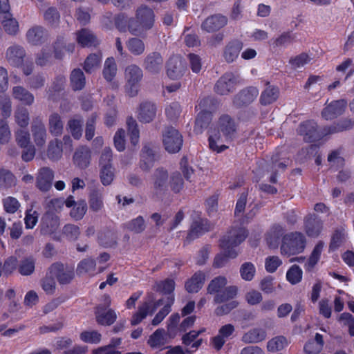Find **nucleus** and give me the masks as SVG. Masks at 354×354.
I'll use <instances>...</instances> for the list:
<instances>
[{"label": "nucleus", "mask_w": 354, "mask_h": 354, "mask_svg": "<svg viewBox=\"0 0 354 354\" xmlns=\"http://www.w3.org/2000/svg\"><path fill=\"white\" fill-rule=\"evenodd\" d=\"M183 137L179 131L173 128L167 127L162 134L164 147L169 153H177L183 145Z\"/></svg>", "instance_id": "6e6552de"}, {"label": "nucleus", "mask_w": 354, "mask_h": 354, "mask_svg": "<svg viewBox=\"0 0 354 354\" xmlns=\"http://www.w3.org/2000/svg\"><path fill=\"white\" fill-rule=\"evenodd\" d=\"M48 129L50 133L54 136H59L62 134L64 123L58 113H53L49 115Z\"/></svg>", "instance_id": "e433bc0d"}, {"label": "nucleus", "mask_w": 354, "mask_h": 354, "mask_svg": "<svg viewBox=\"0 0 354 354\" xmlns=\"http://www.w3.org/2000/svg\"><path fill=\"white\" fill-rule=\"evenodd\" d=\"M96 263L92 258L82 259L77 265V272L78 274L88 273L93 275L95 273Z\"/></svg>", "instance_id": "de8ad7c7"}, {"label": "nucleus", "mask_w": 354, "mask_h": 354, "mask_svg": "<svg viewBox=\"0 0 354 354\" xmlns=\"http://www.w3.org/2000/svg\"><path fill=\"white\" fill-rule=\"evenodd\" d=\"M10 139L11 131L8 122L5 119H0V144H7Z\"/></svg>", "instance_id": "69168bd1"}, {"label": "nucleus", "mask_w": 354, "mask_h": 354, "mask_svg": "<svg viewBox=\"0 0 354 354\" xmlns=\"http://www.w3.org/2000/svg\"><path fill=\"white\" fill-rule=\"evenodd\" d=\"M169 174L163 168L156 169L152 175V187L155 195L160 196L168 190Z\"/></svg>", "instance_id": "9d476101"}, {"label": "nucleus", "mask_w": 354, "mask_h": 354, "mask_svg": "<svg viewBox=\"0 0 354 354\" xmlns=\"http://www.w3.org/2000/svg\"><path fill=\"white\" fill-rule=\"evenodd\" d=\"M12 96L25 105L30 106L34 102V95L26 88L20 86L12 88Z\"/></svg>", "instance_id": "72a5a7b5"}, {"label": "nucleus", "mask_w": 354, "mask_h": 354, "mask_svg": "<svg viewBox=\"0 0 354 354\" xmlns=\"http://www.w3.org/2000/svg\"><path fill=\"white\" fill-rule=\"evenodd\" d=\"M53 171L48 167L41 168L36 177V187L41 192H48L52 187Z\"/></svg>", "instance_id": "aec40b11"}, {"label": "nucleus", "mask_w": 354, "mask_h": 354, "mask_svg": "<svg viewBox=\"0 0 354 354\" xmlns=\"http://www.w3.org/2000/svg\"><path fill=\"white\" fill-rule=\"evenodd\" d=\"M17 184V178L8 169H0V189L8 190Z\"/></svg>", "instance_id": "58836bf2"}, {"label": "nucleus", "mask_w": 354, "mask_h": 354, "mask_svg": "<svg viewBox=\"0 0 354 354\" xmlns=\"http://www.w3.org/2000/svg\"><path fill=\"white\" fill-rule=\"evenodd\" d=\"M31 132L35 145L37 147H43L46 141L47 133L41 118L37 117L33 119Z\"/></svg>", "instance_id": "412c9836"}, {"label": "nucleus", "mask_w": 354, "mask_h": 354, "mask_svg": "<svg viewBox=\"0 0 354 354\" xmlns=\"http://www.w3.org/2000/svg\"><path fill=\"white\" fill-rule=\"evenodd\" d=\"M279 96L277 88L268 86L261 93L260 102L263 105L270 104L277 100Z\"/></svg>", "instance_id": "09e8293b"}, {"label": "nucleus", "mask_w": 354, "mask_h": 354, "mask_svg": "<svg viewBox=\"0 0 354 354\" xmlns=\"http://www.w3.org/2000/svg\"><path fill=\"white\" fill-rule=\"evenodd\" d=\"M227 283L226 277L218 276L213 279L207 286V292L209 294L218 293Z\"/></svg>", "instance_id": "864d4df0"}, {"label": "nucleus", "mask_w": 354, "mask_h": 354, "mask_svg": "<svg viewBox=\"0 0 354 354\" xmlns=\"http://www.w3.org/2000/svg\"><path fill=\"white\" fill-rule=\"evenodd\" d=\"M165 331L163 328L157 329L150 337L148 344L153 348H158L165 344Z\"/></svg>", "instance_id": "5fc2aeb1"}, {"label": "nucleus", "mask_w": 354, "mask_h": 354, "mask_svg": "<svg viewBox=\"0 0 354 354\" xmlns=\"http://www.w3.org/2000/svg\"><path fill=\"white\" fill-rule=\"evenodd\" d=\"M164 60L158 52L149 53L143 60L145 70L153 75L160 73L163 68Z\"/></svg>", "instance_id": "f8f14e48"}, {"label": "nucleus", "mask_w": 354, "mask_h": 354, "mask_svg": "<svg viewBox=\"0 0 354 354\" xmlns=\"http://www.w3.org/2000/svg\"><path fill=\"white\" fill-rule=\"evenodd\" d=\"M102 335L97 330H86L80 333V339L88 344H98L101 341Z\"/></svg>", "instance_id": "e2e57ef3"}, {"label": "nucleus", "mask_w": 354, "mask_h": 354, "mask_svg": "<svg viewBox=\"0 0 354 354\" xmlns=\"http://www.w3.org/2000/svg\"><path fill=\"white\" fill-rule=\"evenodd\" d=\"M102 53L100 52L90 54L84 63L85 71L88 73H91L99 68L102 62Z\"/></svg>", "instance_id": "ea45409f"}, {"label": "nucleus", "mask_w": 354, "mask_h": 354, "mask_svg": "<svg viewBox=\"0 0 354 354\" xmlns=\"http://www.w3.org/2000/svg\"><path fill=\"white\" fill-rule=\"evenodd\" d=\"M322 222L316 215H308L304 218V230L310 237H317L322 230Z\"/></svg>", "instance_id": "a878e982"}, {"label": "nucleus", "mask_w": 354, "mask_h": 354, "mask_svg": "<svg viewBox=\"0 0 354 354\" xmlns=\"http://www.w3.org/2000/svg\"><path fill=\"white\" fill-rule=\"evenodd\" d=\"M174 297L170 295L167 298V302L166 305L160 310V311L156 315L155 317L152 319L151 324L153 326L158 325L164 318L170 313L171 306L174 304Z\"/></svg>", "instance_id": "3c124183"}, {"label": "nucleus", "mask_w": 354, "mask_h": 354, "mask_svg": "<svg viewBox=\"0 0 354 354\" xmlns=\"http://www.w3.org/2000/svg\"><path fill=\"white\" fill-rule=\"evenodd\" d=\"M62 143L57 139L50 141L48 146L47 155L51 160H57L62 156Z\"/></svg>", "instance_id": "6e6d98bb"}, {"label": "nucleus", "mask_w": 354, "mask_h": 354, "mask_svg": "<svg viewBox=\"0 0 354 354\" xmlns=\"http://www.w3.org/2000/svg\"><path fill=\"white\" fill-rule=\"evenodd\" d=\"M91 160V151L86 146L77 147L73 156V165L81 169L87 168Z\"/></svg>", "instance_id": "f3484780"}, {"label": "nucleus", "mask_w": 354, "mask_h": 354, "mask_svg": "<svg viewBox=\"0 0 354 354\" xmlns=\"http://www.w3.org/2000/svg\"><path fill=\"white\" fill-rule=\"evenodd\" d=\"M71 84L75 91L82 90L86 84V79L83 71L80 68L74 69L71 73Z\"/></svg>", "instance_id": "c03bdc74"}, {"label": "nucleus", "mask_w": 354, "mask_h": 354, "mask_svg": "<svg viewBox=\"0 0 354 354\" xmlns=\"http://www.w3.org/2000/svg\"><path fill=\"white\" fill-rule=\"evenodd\" d=\"M243 48V43L234 39L229 41L223 48V57L227 63H232L239 57L240 51Z\"/></svg>", "instance_id": "bb28decb"}, {"label": "nucleus", "mask_w": 354, "mask_h": 354, "mask_svg": "<svg viewBox=\"0 0 354 354\" xmlns=\"http://www.w3.org/2000/svg\"><path fill=\"white\" fill-rule=\"evenodd\" d=\"M205 275L202 272H196L185 283L186 290L191 293L197 292L203 286Z\"/></svg>", "instance_id": "4c0bfd02"}, {"label": "nucleus", "mask_w": 354, "mask_h": 354, "mask_svg": "<svg viewBox=\"0 0 354 354\" xmlns=\"http://www.w3.org/2000/svg\"><path fill=\"white\" fill-rule=\"evenodd\" d=\"M75 40L77 44L83 48L97 46L99 40L96 35L89 29L82 28L75 33Z\"/></svg>", "instance_id": "b1692460"}, {"label": "nucleus", "mask_w": 354, "mask_h": 354, "mask_svg": "<svg viewBox=\"0 0 354 354\" xmlns=\"http://www.w3.org/2000/svg\"><path fill=\"white\" fill-rule=\"evenodd\" d=\"M6 57L11 66L19 67L26 57V53L23 46L14 44L6 50Z\"/></svg>", "instance_id": "6ab92c4d"}, {"label": "nucleus", "mask_w": 354, "mask_h": 354, "mask_svg": "<svg viewBox=\"0 0 354 354\" xmlns=\"http://www.w3.org/2000/svg\"><path fill=\"white\" fill-rule=\"evenodd\" d=\"M227 23L226 17L219 14L213 15L205 19L201 24V28L207 32H214L223 28Z\"/></svg>", "instance_id": "5701e85b"}, {"label": "nucleus", "mask_w": 354, "mask_h": 354, "mask_svg": "<svg viewBox=\"0 0 354 354\" xmlns=\"http://www.w3.org/2000/svg\"><path fill=\"white\" fill-rule=\"evenodd\" d=\"M212 100L210 97H205L200 100L198 103L200 113L198 114L194 131L196 133H201L205 129L212 121V113L213 109Z\"/></svg>", "instance_id": "20e7f679"}, {"label": "nucleus", "mask_w": 354, "mask_h": 354, "mask_svg": "<svg viewBox=\"0 0 354 354\" xmlns=\"http://www.w3.org/2000/svg\"><path fill=\"white\" fill-rule=\"evenodd\" d=\"M49 274L56 277L59 283L67 284L74 277V268L60 263H55L49 268Z\"/></svg>", "instance_id": "9b49d317"}, {"label": "nucleus", "mask_w": 354, "mask_h": 354, "mask_svg": "<svg viewBox=\"0 0 354 354\" xmlns=\"http://www.w3.org/2000/svg\"><path fill=\"white\" fill-rule=\"evenodd\" d=\"M161 300H158L153 309L151 310V306L149 302H144L139 306L138 310L133 315L131 319V324L136 326L139 324L149 314H152L156 308L161 304Z\"/></svg>", "instance_id": "c85d7f7f"}, {"label": "nucleus", "mask_w": 354, "mask_h": 354, "mask_svg": "<svg viewBox=\"0 0 354 354\" xmlns=\"http://www.w3.org/2000/svg\"><path fill=\"white\" fill-rule=\"evenodd\" d=\"M294 41V37L290 32H285L279 37L273 39L272 45L274 47H284L290 44Z\"/></svg>", "instance_id": "338daca9"}, {"label": "nucleus", "mask_w": 354, "mask_h": 354, "mask_svg": "<svg viewBox=\"0 0 354 354\" xmlns=\"http://www.w3.org/2000/svg\"><path fill=\"white\" fill-rule=\"evenodd\" d=\"M306 248V239L301 232H292L285 235L281 245V253L290 257L301 253Z\"/></svg>", "instance_id": "7ed1b4c3"}, {"label": "nucleus", "mask_w": 354, "mask_h": 354, "mask_svg": "<svg viewBox=\"0 0 354 354\" xmlns=\"http://www.w3.org/2000/svg\"><path fill=\"white\" fill-rule=\"evenodd\" d=\"M210 227V224L207 219L198 218L195 220L191 225V229L188 234V238L194 239L209 231Z\"/></svg>", "instance_id": "2f4dec72"}, {"label": "nucleus", "mask_w": 354, "mask_h": 354, "mask_svg": "<svg viewBox=\"0 0 354 354\" xmlns=\"http://www.w3.org/2000/svg\"><path fill=\"white\" fill-rule=\"evenodd\" d=\"M346 106V100L333 101L323 109L322 115L326 120H333L343 114Z\"/></svg>", "instance_id": "a211bd4d"}, {"label": "nucleus", "mask_w": 354, "mask_h": 354, "mask_svg": "<svg viewBox=\"0 0 354 354\" xmlns=\"http://www.w3.org/2000/svg\"><path fill=\"white\" fill-rule=\"evenodd\" d=\"M117 64L112 57L107 58L104 64L102 75L107 82H111L117 74Z\"/></svg>", "instance_id": "37998d69"}, {"label": "nucleus", "mask_w": 354, "mask_h": 354, "mask_svg": "<svg viewBox=\"0 0 354 354\" xmlns=\"http://www.w3.org/2000/svg\"><path fill=\"white\" fill-rule=\"evenodd\" d=\"M353 126L354 121L352 119L344 118L330 126L325 127L321 133V136H325L347 131L351 129Z\"/></svg>", "instance_id": "cd10ccee"}, {"label": "nucleus", "mask_w": 354, "mask_h": 354, "mask_svg": "<svg viewBox=\"0 0 354 354\" xmlns=\"http://www.w3.org/2000/svg\"><path fill=\"white\" fill-rule=\"evenodd\" d=\"M0 21L5 31L9 35H16L19 31L18 22L9 12L1 14Z\"/></svg>", "instance_id": "f704fd0d"}, {"label": "nucleus", "mask_w": 354, "mask_h": 354, "mask_svg": "<svg viewBox=\"0 0 354 354\" xmlns=\"http://www.w3.org/2000/svg\"><path fill=\"white\" fill-rule=\"evenodd\" d=\"M297 132L307 142H313L320 138L317 125L313 120H307L301 123L297 129Z\"/></svg>", "instance_id": "2eb2a0df"}, {"label": "nucleus", "mask_w": 354, "mask_h": 354, "mask_svg": "<svg viewBox=\"0 0 354 354\" xmlns=\"http://www.w3.org/2000/svg\"><path fill=\"white\" fill-rule=\"evenodd\" d=\"M88 203L89 207L92 211L95 212L101 211L104 207L102 191L99 189L93 190L89 196Z\"/></svg>", "instance_id": "a19ab883"}, {"label": "nucleus", "mask_w": 354, "mask_h": 354, "mask_svg": "<svg viewBox=\"0 0 354 354\" xmlns=\"http://www.w3.org/2000/svg\"><path fill=\"white\" fill-rule=\"evenodd\" d=\"M259 91L257 88L250 86L239 91L233 97V105L241 108L252 103L257 97Z\"/></svg>", "instance_id": "ddd939ff"}, {"label": "nucleus", "mask_w": 354, "mask_h": 354, "mask_svg": "<svg viewBox=\"0 0 354 354\" xmlns=\"http://www.w3.org/2000/svg\"><path fill=\"white\" fill-rule=\"evenodd\" d=\"M289 344L288 340L283 336H277L268 342L267 348L274 353L286 348Z\"/></svg>", "instance_id": "8fccbe9b"}, {"label": "nucleus", "mask_w": 354, "mask_h": 354, "mask_svg": "<svg viewBox=\"0 0 354 354\" xmlns=\"http://www.w3.org/2000/svg\"><path fill=\"white\" fill-rule=\"evenodd\" d=\"M83 118L80 115H75L67 122V129L75 140H80L82 136Z\"/></svg>", "instance_id": "473e14b6"}, {"label": "nucleus", "mask_w": 354, "mask_h": 354, "mask_svg": "<svg viewBox=\"0 0 354 354\" xmlns=\"http://www.w3.org/2000/svg\"><path fill=\"white\" fill-rule=\"evenodd\" d=\"M234 331L235 327L231 324L222 326L219 328L218 334L210 339V344L216 351H220Z\"/></svg>", "instance_id": "4468645a"}, {"label": "nucleus", "mask_w": 354, "mask_h": 354, "mask_svg": "<svg viewBox=\"0 0 354 354\" xmlns=\"http://www.w3.org/2000/svg\"><path fill=\"white\" fill-rule=\"evenodd\" d=\"M156 147L150 143L144 145L141 152L140 168L149 171L153 165Z\"/></svg>", "instance_id": "393cba45"}, {"label": "nucleus", "mask_w": 354, "mask_h": 354, "mask_svg": "<svg viewBox=\"0 0 354 354\" xmlns=\"http://www.w3.org/2000/svg\"><path fill=\"white\" fill-rule=\"evenodd\" d=\"M87 210V204L85 201H80L77 202L71 210V216L76 221L83 218Z\"/></svg>", "instance_id": "052dcab7"}, {"label": "nucleus", "mask_w": 354, "mask_h": 354, "mask_svg": "<svg viewBox=\"0 0 354 354\" xmlns=\"http://www.w3.org/2000/svg\"><path fill=\"white\" fill-rule=\"evenodd\" d=\"M15 141L21 148H26L30 145V133L24 128L18 129L15 132Z\"/></svg>", "instance_id": "bf43d9fd"}, {"label": "nucleus", "mask_w": 354, "mask_h": 354, "mask_svg": "<svg viewBox=\"0 0 354 354\" xmlns=\"http://www.w3.org/2000/svg\"><path fill=\"white\" fill-rule=\"evenodd\" d=\"M48 37L47 31L40 26H35L28 30L26 38L31 45L39 46L45 43Z\"/></svg>", "instance_id": "4be33fe9"}, {"label": "nucleus", "mask_w": 354, "mask_h": 354, "mask_svg": "<svg viewBox=\"0 0 354 354\" xmlns=\"http://www.w3.org/2000/svg\"><path fill=\"white\" fill-rule=\"evenodd\" d=\"M128 230L136 233H140L145 229V220L141 216H138L126 224Z\"/></svg>", "instance_id": "774afa93"}, {"label": "nucleus", "mask_w": 354, "mask_h": 354, "mask_svg": "<svg viewBox=\"0 0 354 354\" xmlns=\"http://www.w3.org/2000/svg\"><path fill=\"white\" fill-rule=\"evenodd\" d=\"M14 118L15 122L21 128H26L29 124V112L27 109L24 107H18L15 111Z\"/></svg>", "instance_id": "603ef678"}, {"label": "nucleus", "mask_w": 354, "mask_h": 354, "mask_svg": "<svg viewBox=\"0 0 354 354\" xmlns=\"http://www.w3.org/2000/svg\"><path fill=\"white\" fill-rule=\"evenodd\" d=\"M167 75L171 80H178L180 78L187 68L183 63L180 57L174 56L169 59L167 62Z\"/></svg>", "instance_id": "dca6fc26"}, {"label": "nucleus", "mask_w": 354, "mask_h": 354, "mask_svg": "<svg viewBox=\"0 0 354 354\" xmlns=\"http://www.w3.org/2000/svg\"><path fill=\"white\" fill-rule=\"evenodd\" d=\"M111 305V298L109 295L104 296V304L96 308V321L99 324L109 326L114 323L117 318L116 313L112 309H107Z\"/></svg>", "instance_id": "1a4fd4ad"}, {"label": "nucleus", "mask_w": 354, "mask_h": 354, "mask_svg": "<svg viewBox=\"0 0 354 354\" xmlns=\"http://www.w3.org/2000/svg\"><path fill=\"white\" fill-rule=\"evenodd\" d=\"M248 234L244 228L231 229L227 234L221 239V248L224 253L218 254L214 260L213 266L216 268L223 267L229 259H234L238 255L237 251L234 249L247 237Z\"/></svg>", "instance_id": "f257e3e1"}, {"label": "nucleus", "mask_w": 354, "mask_h": 354, "mask_svg": "<svg viewBox=\"0 0 354 354\" xmlns=\"http://www.w3.org/2000/svg\"><path fill=\"white\" fill-rule=\"evenodd\" d=\"M302 270L297 265L292 266L286 272V279L292 285L299 283L302 279Z\"/></svg>", "instance_id": "13d9d810"}, {"label": "nucleus", "mask_w": 354, "mask_h": 354, "mask_svg": "<svg viewBox=\"0 0 354 354\" xmlns=\"http://www.w3.org/2000/svg\"><path fill=\"white\" fill-rule=\"evenodd\" d=\"M143 77L142 70L136 64H130L124 69L125 88L131 96L137 95L139 83Z\"/></svg>", "instance_id": "39448f33"}, {"label": "nucleus", "mask_w": 354, "mask_h": 354, "mask_svg": "<svg viewBox=\"0 0 354 354\" xmlns=\"http://www.w3.org/2000/svg\"><path fill=\"white\" fill-rule=\"evenodd\" d=\"M266 337V332L261 328H252L244 333L241 340L245 344H255L264 340Z\"/></svg>", "instance_id": "c9c22d12"}, {"label": "nucleus", "mask_w": 354, "mask_h": 354, "mask_svg": "<svg viewBox=\"0 0 354 354\" xmlns=\"http://www.w3.org/2000/svg\"><path fill=\"white\" fill-rule=\"evenodd\" d=\"M126 45L128 50L135 56L142 55L145 50V44L144 41L138 37L129 39Z\"/></svg>", "instance_id": "79ce46f5"}, {"label": "nucleus", "mask_w": 354, "mask_h": 354, "mask_svg": "<svg viewBox=\"0 0 354 354\" xmlns=\"http://www.w3.org/2000/svg\"><path fill=\"white\" fill-rule=\"evenodd\" d=\"M156 107L150 102H144L140 104L138 118L142 122H149L156 116Z\"/></svg>", "instance_id": "c756f323"}, {"label": "nucleus", "mask_w": 354, "mask_h": 354, "mask_svg": "<svg viewBox=\"0 0 354 354\" xmlns=\"http://www.w3.org/2000/svg\"><path fill=\"white\" fill-rule=\"evenodd\" d=\"M256 269L251 262H245L240 268L241 278L245 281H251L255 274Z\"/></svg>", "instance_id": "0e129e2a"}, {"label": "nucleus", "mask_w": 354, "mask_h": 354, "mask_svg": "<svg viewBox=\"0 0 354 354\" xmlns=\"http://www.w3.org/2000/svg\"><path fill=\"white\" fill-rule=\"evenodd\" d=\"M136 18L140 20L147 30L150 29L153 25V11L146 6H142L137 9Z\"/></svg>", "instance_id": "7c9ffc66"}, {"label": "nucleus", "mask_w": 354, "mask_h": 354, "mask_svg": "<svg viewBox=\"0 0 354 354\" xmlns=\"http://www.w3.org/2000/svg\"><path fill=\"white\" fill-rule=\"evenodd\" d=\"M324 248V243L319 241L315 246L310 257L304 265L306 270L310 271L319 261Z\"/></svg>", "instance_id": "a18cd8bd"}, {"label": "nucleus", "mask_w": 354, "mask_h": 354, "mask_svg": "<svg viewBox=\"0 0 354 354\" xmlns=\"http://www.w3.org/2000/svg\"><path fill=\"white\" fill-rule=\"evenodd\" d=\"M239 75L232 73H226L216 82L214 91L220 95H225L232 93L236 86L241 84Z\"/></svg>", "instance_id": "0eeeda50"}, {"label": "nucleus", "mask_w": 354, "mask_h": 354, "mask_svg": "<svg viewBox=\"0 0 354 354\" xmlns=\"http://www.w3.org/2000/svg\"><path fill=\"white\" fill-rule=\"evenodd\" d=\"M237 123L235 120L227 114L221 115L218 121V130L212 131L209 136V148L218 153L227 149L224 145H218L221 142V135L226 139H232L234 137L237 130Z\"/></svg>", "instance_id": "f03ea898"}, {"label": "nucleus", "mask_w": 354, "mask_h": 354, "mask_svg": "<svg viewBox=\"0 0 354 354\" xmlns=\"http://www.w3.org/2000/svg\"><path fill=\"white\" fill-rule=\"evenodd\" d=\"M183 180L179 172L175 171L169 176V186L174 192L179 193L183 187Z\"/></svg>", "instance_id": "680f3d73"}, {"label": "nucleus", "mask_w": 354, "mask_h": 354, "mask_svg": "<svg viewBox=\"0 0 354 354\" xmlns=\"http://www.w3.org/2000/svg\"><path fill=\"white\" fill-rule=\"evenodd\" d=\"M115 25L120 31L125 32L128 30L132 35L136 36L140 35L147 30L139 19L128 17L123 14L119 15L117 17Z\"/></svg>", "instance_id": "423d86ee"}, {"label": "nucleus", "mask_w": 354, "mask_h": 354, "mask_svg": "<svg viewBox=\"0 0 354 354\" xmlns=\"http://www.w3.org/2000/svg\"><path fill=\"white\" fill-rule=\"evenodd\" d=\"M237 294V288L234 286L225 288L223 291L221 290L217 293L214 299L216 304L227 302L232 299Z\"/></svg>", "instance_id": "49530a36"}, {"label": "nucleus", "mask_w": 354, "mask_h": 354, "mask_svg": "<svg viewBox=\"0 0 354 354\" xmlns=\"http://www.w3.org/2000/svg\"><path fill=\"white\" fill-rule=\"evenodd\" d=\"M53 62V56L50 49L43 48L35 57V63L37 66H45L50 65Z\"/></svg>", "instance_id": "4d7b16f0"}]
</instances>
